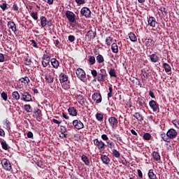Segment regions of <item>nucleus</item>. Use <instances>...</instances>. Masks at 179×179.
Here are the masks:
<instances>
[{
	"instance_id": "obj_5",
	"label": "nucleus",
	"mask_w": 179,
	"mask_h": 179,
	"mask_svg": "<svg viewBox=\"0 0 179 179\" xmlns=\"http://www.w3.org/2000/svg\"><path fill=\"white\" fill-rule=\"evenodd\" d=\"M76 73L77 75V78H78L80 80H82V82H85V80H86V72H85L83 69H77L76 70Z\"/></svg>"
},
{
	"instance_id": "obj_1",
	"label": "nucleus",
	"mask_w": 179,
	"mask_h": 179,
	"mask_svg": "<svg viewBox=\"0 0 179 179\" xmlns=\"http://www.w3.org/2000/svg\"><path fill=\"white\" fill-rule=\"evenodd\" d=\"M94 145L97 148L99 152H103L106 150V143L99 138H95L93 140Z\"/></svg>"
},
{
	"instance_id": "obj_52",
	"label": "nucleus",
	"mask_w": 179,
	"mask_h": 179,
	"mask_svg": "<svg viewBox=\"0 0 179 179\" xmlns=\"http://www.w3.org/2000/svg\"><path fill=\"white\" fill-rule=\"evenodd\" d=\"M76 3L78 5V6H80V5H84V3H86L85 0H75Z\"/></svg>"
},
{
	"instance_id": "obj_4",
	"label": "nucleus",
	"mask_w": 179,
	"mask_h": 179,
	"mask_svg": "<svg viewBox=\"0 0 179 179\" xmlns=\"http://www.w3.org/2000/svg\"><path fill=\"white\" fill-rule=\"evenodd\" d=\"M66 17L69 22V23H76V15L73 12L70 10L66 11Z\"/></svg>"
},
{
	"instance_id": "obj_31",
	"label": "nucleus",
	"mask_w": 179,
	"mask_h": 179,
	"mask_svg": "<svg viewBox=\"0 0 179 179\" xmlns=\"http://www.w3.org/2000/svg\"><path fill=\"white\" fill-rule=\"evenodd\" d=\"M111 50L112 52H114V54H118V45H117L116 43H113L111 45Z\"/></svg>"
},
{
	"instance_id": "obj_30",
	"label": "nucleus",
	"mask_w": 179,
	"mask_h": 179,
	"mask_svg": "<svg viewBox=\"0 0 179 179\" xmlns=\"http://www.w3.org/2000/svg\"><path fill=\"white\" fill-rule=\"evenodd\" d=\"M95 118L97 120V121H99V122H101L103 120H104V115L101 113H97L95 115Z\"/></svg>"
},
{
	"instance_id": "obj_44",
	"label": "nucleus",
	"mask_w": 179,
	"mask_h": 179,
	"mask_svg": "<svg viewBox=\"0 0 179 179\" xmlns=\"http://www.w3.org/2000/svg\"><path fill=\"white\" fill-rule=\"evenodd\" d=\"M109 75L110 78H117V73L115 72V69H110L109 70Z\"/></svg>"
},
{
	"instance_id": "obj_24",
	"label": "nucleus",
	"mask_w": 179,
	"mask_h": 179,
	"mask_svg": "<svg viewBox=\"0 0 179 179\" xmlns=\"http://www.w3.org/2000/svg\"><path fill=\"white\" fill-rule=\"evenodd\" d=\"M101 159L103 164H110V162L111 161L108 156L104 155L101 156Z\"/></svg>"
},
{
	"instance_id": "obj_6",
	"label": "nucleus",
	"mask_w": 179,
	"mask_h": 179,
	"mask_svg": "<svg viewBox=\"0 0 179 179\" xmlns=\"http://www.w3.org/2000/svg\"><path fill=\"white\" fill-rule=\"evenodd\" d=\"M1 164L4 170H6L7 171H10V170H12V164H10V162L8 159L3 158L1 159Z\"/></svg>"
},
{
	"instance_id": "obj_10",
	"label": "nucleus",
	"mask_w": 179,
	"mask_h": 179,
	"mask_svg": "<svg viewBox=\"0 0 179 179\" xmlns=\"http://www.w3.org/2000/svg\"><path fill=\"white\" fill-rule=\"evenodd\" d=\"M22 98L21 100H22V101H31V100H33V99L31 98V94H30V93L27 92H23L20 93Z\"/></svg>"
},
{
	"instance_id": "obj_41",
	"label": "nucleus",
	"mask_w": 179,
	"mask_h": 179,
	"mask_svg": "<svg viewBox=\"0 0 179 179\" xmlns=\"http://www.w3.org/2000/svg\"><path fill=\"white\" fill-rule=\"evenodd\" d=\"M88 58L90 65H94L96 64V57L94 56H89Z\"/></svg>"
},
{
	"instance_id": "obj_17",
	"label": "nucleus",
	"mask_w": 179,
	"mask_h": 179,
	"mask_svg": "<svg viewBox=\"0 0 179 179\" xmlns=\"http://www.w3.org/2000/svg\"><path fill=\"white\" fill-rule=\"evenodd\" d=\"M96 32L90 30L87 32L85 37H87L88 41H92V40L96 38Z\"/></svg>"
},
{
	"instance_id": "obj_53",
	"label": "nucleus",
	"mask_w": 179,
	"mask_h": 179,
	"mask_svg": "<svg viewBox=\"0 0 179 179\" xmlns=\"http://www.w3.org/2000/svg\"><path fill=\"white\" fill-rule=\"evenodd\" d=\"M60 132L62 135H64L66 132V127L65 126H60Z\"/></svg>"
},
{
	"instance_id": "obj_3",
	"label": "nucleus",
	"mask_w": 179,
	"mask_h": 179,
	"mask_svg": "<svg viewBox=\"0 0 179 179\" xmlns=\"http://www.w3.org/2000/svg\"><path fill=\"white\" fill-rule=\"evenodd\" d=\"M106 78H107V72L106 71L105 69H102L98 73L97 81L99 83H103L106 82Z\"/></svg>"
},
{
	"instance_id": "obj_47",
	"label": "nucleus",
	"mask_w": 179,
	"mask_h": 179,
	"mask_svg": "<svg viewBox=\"0 0 179 179\" xmlns=\"http://www.w3.org/2000/svg\"><path fill=\"white\" fill-rule=\"evenodd\" d=\"M143 138L145 139V141H150L152 138V135L149 133H145L143 134Z\"/></svg>"
},
{
	"instance_id": "obj_34",
	"label": "nucleus",
	"mask_w": 179,
	"mask_h": 179,
	"mask_svg": "<svg viewBox=\"0 0 179 179\" xmlns=\"http://www.w3.org/2000/svg\"><path fill=\"white\" fill-rule=\"evenodd\" d=\"M162 68L164 69L165 72H166V73H169V72H171V66H170L169 64L167 63H164L162 64Z\"/></svg>"
},
{
	"instance_id": "obj_63",
	"label": "nucleus",
	"mask_w": 179,
	"mask_h": 179,
	"mask_svg": "<svg viewBox=\"0 0 179 179\" xmlns=\"http://www.w3.org/2000/svg\"><path fill=\"white\" fill-rule=\"evenodd\" d=\"M6 127L8 129H10V122L9 120H6Z\"/></svg>"
},
{
	"instance_id": "obj_8",
	"label": "nucleus",
	"mask_w": 179,
	"mask_h": 179,
	"mask_svg": "<svg viewBox=\"0 0 179 179\" xmlns=\"http://www.w3.org/2000/svg\"><path fill=\"white\" fill-rule=\"evenodd\" d=\"M34 117L36 118V121L40 122V121L43 120V113L38 108L34 109Z\"/></svg>"
},
{
	"instance_id": "obj_57",
	"label": "nucleus",
	"mask_w": 179,
	"mask_h": 179,
	"mask_svg": "<svg viewBox=\"0 0 179 179\" xmlns=\"http://www.w3.org/2000/svg\"><path fill=\"white\" fill-rule=\"evenodd\" d=\"M25 65H31V59L27 58L24 60Z\"/></svg>"
},
{
	"instance_id": "obj_21",
	"label": "nucleus",
	"mask_w": 179,
	"mask_h": 179,
	"mask_svg": "<svg viewBox=\"0 0 179 179\" xmlns=\"http://www.w3.org/2000/svg\"><path fill=\"white\" fill-rule=\"evenodd\" d=\"M68 113L69 115H71L72 117H76L78 115V110L75 107H70L68 108Z\"/></svg>"
},
{
	"instance_id": "obj_27",
	"label": "nucleus",
	"mask_w": 179,
	"mask_h": 179,
	"mask_svg": "<svg viewBox=\"0 0 179 179\" xmlns=\"http://www.w3.org/2000/svg\"><path fill=\"white\" fill-rule=\"evenodd\" d=\"M76 100L79 104H85V98L83 97V95L79 94L76 95Z\"/></svg>"
},
{
	"instance_id": "obj_35",
	"label": "nucleus",
	"mask_w": 179,
	"mask_h": 179,
	"mask_svg": "<svg viewBox=\"0 0 179 179\" xmlns=\"http://www.w3.org/2000/svg\"><path fill=\"white\" fill-rule=\"evenodd\" d=\"M152 156L154 159L156 160V162H159V160H160V159H162V157H160V153H159L158 152L154 151L152 152Z\"/></svg>"
},
{
	"instance_id": "obj_45",
	"label": "nucleus",
	"mask_w": 179,
	"mask_h": 179,
	"mask_svg": "<svg viewBox=\"0 0 179 179\" xmlns=\"http://www.w3.org/2000/svg\"><path fill=\"white\" fill-rule=\"evenodd\" d=\"M113 40H114V38L109 36L106 38V44L107 45H110L113 43Z\"/></svg>"
},
{
	"instance_id": "obj_49",
	"label": "nucleus",
	"mask_w": 179,
	"mask_h": 179,
	"mask_svg": "<svg viewBox=\"0 0 179 179\" xmlns=\"http://www.w3.org/2000/svg\"><path fill=\"white\" fill-rule=\"evenodd\" d=\"M159 10L162 12L163 16H167L169 15V12H167V10H166V8H164V7H161L159 8Z\"/></svg>"
},
{
	"instance_id": "obj_7",
	"label": "nucleus",
	"mask_w": 179,
	"mask_h": 179,
	"mask_svg": "<svg viewBox=\"0 0 179 179\" xmlns=\"http://www.w3.org/2000/svg\"><path fill=\"white\" fill-rule=\"evenodd\" d=\"M50 62H51V57L48 55V54L43 55L42 57V66L43 68H47L48 65H50Z\"/></svg>"
},
{
	"instance_id": "obj_48",
	"label": "nucleus",
	"mask_w": 179,
	"mask_h": 179,
	"mask_svg": "<svg viewBox=\"0 0 179 179\" xmlns=\"http://www.w3.org/2000/svg\"><path fill=\"white\" fill-rule=\"evenodd\" d=\"M1 99L4 101H6L8 100V94L5 92H2L1 94Z\"/></svg>"
},
{
	"instance_id": "obj_50",
	"label": "nucleus",
	"mask_w": 179,
	"mask_h": 179,
	"mask_svg": "<svg viewBox=\"0 0 179 179\" xmlns=\"http://www.w3.org/2000/svg\"><path fill=\"white\" fill-rule=\"evenodd\" d=\"M107 146L109 148V149H113L115 146V144H114V142L108 141H106Z\"/></svg>"
},
{
	"instance_id": "obj_42",
	"label": "nucleus",
	"mask_w": 179,
	"mask_h": 179,
	"mask_svg": "<svg viewBox=\"0 0 179 179\" xmlns=\"http://www.w3.org/2000/svg\"><path fill=\"white\" fill-rule=\"evenodd\" d=\"M0 8L3 12H5V10L9 8V5L6 3H3L0 5Z\"/></svg>"
},
{
	"instance_id": "obj_36",
	"label": "nucleus",
	"mask_w": 179,
	"mask_h": 179,
	"mask_svg": "<svg viewBox=\"0 0 179 179\" xmlns=\"http://www.w3.org/2000/svg\"><path fill=\"white\" fill-rule=\"evenodd\" d=\"M12 97L13 99H14V100H20V94H19V92L17 91L13 92Z\"/></svg>"
},
{
	"instance_id": "obj_25",
	"label": "nucleus",
	"mask_w": 179,
	"mask_h": 179,
	"mask_svg": "<svg viewBox=\"0 0 179 179\" xmlns=\"http://www.w3.org/2000/svg\"><path fill=\"white\" fill-rule=\"evenodd\" d=\"M59 81L60 83H65V82H68V76L62 73L59 76Z\"/></svg>"
},
{
	"instance_id": "obj_19",
	"label": "nucleus",
	"mask_w": 179,
	"mask_h": 179,
	"mask_svg": "<svg viewBox=\"0 0 179 179\" xmlns=\"http://www.w3.org/2000/svg\"><path fill=\"white\" fill-rule=\"evenodd\" d=\"M146 47H153L155 45V41L152 38H145L143 41Z\"/></svg>"
},
{
	"instance_id": "obj_58",
	"label": "nucleus",
	"mask_w": 179,
	"mask_h": 179,
	"mask_svg": "<svg viewBox=\"0 0 179 179\" xmlns=\"http://www.w3.org/2000/svg\"><path fill=\"white\" fill-rule=\"evenodd\" d=\"M109 93L108 94V97H111L113 96V87L109 86Z\"/></svg>"
},
{
	"instance_id": "obj_9",
	"label": "nucleus",
	"mask_w": 179,
	"mask_h": 179,
	"mask_svg": "<svg viewBox=\"0 0 179 179\" xmlns=\"http://www.w3.org/2000/svg\"><path fill=\"white\" fill-rule=\"evenodd\" d=\"M149 106L152 108L154 113H159L160 108L159 107V103H157L155 100H152L149 102Z\"/></svg>"
},
{
	"instance_id": "obj_16",
	"label": "nucleus",
	"mask_w": 179,
	"mask_h": 179,
	"mask_svg": "<svg viewBox=\"0 0 179 179\" xmlns=\"http://www.w3.org/2000/svg\"><path fill=\"white\" fill-rule=\"evenodd\" d=\"M55 75L52 73H49L46 74L45 77V83H54V78Z\"/></svg>"
},
{
	"instance_id": "obj_14",
	"label": "nucleus",
	"mask_w": 179,
	"mask_h": 179,
	"mask_svg": "<svg viewBox=\"0 0 179 179\" xmlns=\"http://www.w3.org/2000/svg\"><path fill=\"white\" fill-rule=\"evenodd\" d=\"M92 100L94 101H96V104H99V103H101L103 98L101 97V94L100 92H94V94H92Z\"/></svg>"
},
{
	"instance_id": "obj_33",
	"label": "nucleus",
	"mask_w": 179,
	"mask_h": 179,
	"mask_svg": "<svg viewBox=\"0 0 179 179\" xmlns=\"http://www.w3.org/2000/svg\"><path fill=\"white\" fill-rule=\"evenodd\" d=\"M47 17H45V16H41V26L42 27H45V26H47Z\"/></svg>"
},
{
	"instance_id": "obj_56",
	"label": "nucleus",
	"mask_w": 179,
	"mask_h": 179,
	"mask_svg": "<svg viewBox=\"0 0 179 179\" xmlns=\"http://www.w3.org/2000/svg\"><path fill=\"white\" fill-rule=\"evenodd\" d=\"M13 10H14V12H17V10H19V6H17V3H14L13 6Z\"/></svg>"
},
{
	"instance_id": "obj_20",
	"label": "nucleus",
	"mask_w": 179,
	"mask_h": 179,
	"mask_svg": "<svg viewBox=\"0 0 179 179\" xmlns=\"http://www.w3.org/2000/svg\"><path fill=\"white\" fill-rule=\"evenodd\" d=\"M7 26L8 29H10L13 33H16L17 29H16V24L13 21H10L8 22Z\"/></svg>"
},
{
	"instance_id": "obj_61",
	"label": "nucleus",
	"mask_w": 179,
	"mask_h": 179,
	"mask_svg": "<svg viewBox=\"0 0 179 179\" xmlns=\"http://www.w3.org/2000/svg\"><path fill=\"white\" fill-rule=\"evenodd\" d=\"M137 172L139 178H143V173H142V171H141V169H138Z\"/></svg>"
},
{
	"instance_id": "obj_11",
	"label": "nucleus",
	"mask_w": 179,
	"mask_h": 179,
	"mask_svg": "<svg viewBox=\"0 0 179 179\" xmlns=\"http://www.w3.org/2000/svg\"><path fill=\"white\" fill-rule=\"evenodd\" d=\"M73 126L76 129H83L85 128V124H83V122L79 120H75L73 121Z\"/></svg>"
},
{
	"instance_id": "obj_60",
	"label": "nucleus",
	"mask_w": 179,
	"mask_h": 179,
	"mask_svg": "<svg viewBox=\"0 0 179 179\" xmlns=\"http://www.w3.org/2000/svg\"><path fill=\"white\" fill-rule=\"evenodd\" d=\"M101 138L103 139V141H106V142L108 141V136L107 134H102Z\"/></svg>"
},
{
	"instance_id": "obj_15",
	"label": "nucleus",
	"mask_w": 179,
	"mask_h": 179,
	"mask_svg": "<svg viewBox=\"0 0 179 179\" xmlns=\"http://www.w3.org/2000/svg\"><path fill=\"white\" fill-rule=\"evenodd\" d=\"M148 26L150 27L155 28L156 27V24H159L157 21H156V18L155 17L150 16L148 19Z\"/></svg>"
},
{
	"instance_id": "obj_26",
	"label": "nucleus",
	"mask_w": 179,
	"mask_h": 179,
	"mask_svg": "<svg viewBox=\"0 0 179 179\" xmlns=\"http://www.w3.org/2000/svg\"><path fill=\"white\" fill-rule=\"evenodd\" d=\"M150 59L151 62H154L155 64L156 62H159V56H157V55L152 53L151 55H150Z\"/></svg>"
},
{
	"instance_id": "obj_22",
	"label": "nucleus",
	"mask_w": 179,
	"mask_h": 179,
	"mask_svg": "<svg viewBox=\"0 0 179 179\" xmlns=\"http://www.w3.org/2000/svg\"><path fill=\"white\" fill-rule=\"evenodd\" d=\"M50 62L51 65L55 69H58V67L59 66V62L55 59V58H52L50 59Z\"/></svg>"
},
{
	"instance_id": "obj_13",
	"label": "nucleus",
	"mask_w": 179,
	"mask_h": 179,
	"mask_svg": "<svg viewBox=\"0 0 179 179\" xmlns=\"http://www.w3.org/2000/svg\"><path fill=\"white\" fill-rule=\"evenodd\" d=\"M177 135H178V133H177V131L174 129H170L166 132V136H168L169 139H174L175 138H177Z\"/></svg>"
},
{
	"instance_id": "obj_2",
	"label": "nucleus",
	"mask_w": 179,
	"mask_h": 179,
	"mask_svg": "<svg viewBox=\"0 0 179 179\" xmlns=\"http://www.w3.org/2000/svg\"><path fill=\"white\" fill-rule=\"evenodd\" d=\"M92 17V11L90 8L87 7H83L80 10V17H85L86 19H90Z\"/></svg>"
},
{
	"instance_id": "obj_12",
	"label": "nucleus",
	"mask_w": 179,
	"mask_h": 179,
	"mask_svg": "<svg viewBox=\"0 0 179 179\" xmlns=\"http://www.w3.org/2000/svg\"><path fill=\"white\" fill-rule=\"evenodd\" d=\"M109 125L112 127V128H117L118 127V119L117 117L111 116L108 118Z\"/></svg>"
},
{
	"instance_id": "obj_32",
	"label": "nucleus",
	"mask_w": 179,
	"mask_h": 179,
	"mask_svg": "<svg viewBox=\"0 0 179 179\" xmlns=\"http://www.w3.org/2000/svg\"><path fill=\"white\" fill-rule=\"evenodd\" d=\"M129 39L133 42V43H135L136 41H138V38L136 37V35H135L134 33L133 32H130L129 34Z\"/></svg>"
},
{
	"instance_id": "obj_51",
	"label": "nucleus",
	"mask_w": 179,
	"mask_h": 179,
	"mask_svg": "<svg viewBox=\"0 0 179 179\" xmlns=\"http://www.w3.org/2000/svg\"><path fill=\"white\" fill-rule=\"evenodd\" d=\"M1 145L2 149L4 150H8V143H6V141H1Z\"/></svg>"
},
{
	"instance_id": "obj_46",
	"label": "nucleus",
	"mask_w": 179,
	"mask_h": 179,
	"mask_svg": "<svg viewBox=\"0 0 179 179\" xmlns=\"http://www.w3.org/2000/svg\"><path fill=\"white\" fill-rule=\"evenodd\" d=\"M30 15H31V17H32V19H34V20H38V13L31 12Z\"/></svg>"
},
{
	"instance_id": "obj_59",
	"label": "nucleus",
	"mask_w": 179,
	"mask_h": 179,
	"mask_svg": "<svg viewBox=\"0 0 179 179\" xmlns=\"http://www.w3.org/2000/svg\"><path fill=\"white\" fill-rule=\"evenodd\" d=\"M91 75H92V76L94 78H96V76H98L99 73H97V71L96 70H92L91 71Z\"/></svg>"
},
{
	"instance_id": "obj_54",
	"label": "nucleus",
	"mask_w": 179,
	"mask_h": 179,
	"mask_svg": "<svg viewBox=\"0 0 179 179\" xmlns=\"http://www.w3.org/2000/svg\"><path fill=\"white\" fill-rule=\"evenodd\" d=\"M75 36L73 35H69V37H68V40L69 41H70V43H73V41H75Z\"/></svg>"
},
{
	"instance_id": "obj_55",
	"label": "nucleus",
	"mask_w": 179,
	"mask_h": 179,
	"mask_svg": "<svg viewBox=\"0 0 179 179\" xmlns=\"http://www.w3.org/2000/svg\"><path fill=\"white\" fill-rule=\"evenodd\" d=\"M30 42L32 44V46L34 47V48H38V45L37 44V42H36L35 40H31Z\"/></svg>"
},
{
	"instance_id": "obj_40",
	"label": "nucleus",
	"mask_w": 179,
	"mask_h": 179,
	"mask_svg": "<svg viewBox=\"0 0 179 179\" xmlns=\"http://www.w3.org/2000/svg\"><path fill=\"white\" fill-rule=\"evenodd\" d=\"M21 83H24V85H28V83L30 82V79H29V77L25 76L24 78H21L20 79Z\"/></svg>"
},
{
	"instance_id": "obj_64",
	"label": "nucleus",
	"mask_w": 179,
	"mask_h": 179,
	"mask_svg": "<svg viewBox=\"0 0 179 179\" xmlns=\"http://www.w3.org/2000/svg\"><path fill=\"white\" fill-rule=\"evenodd\" d=\"M27 138H33V132L29 131V132L27 134Z\"/></svg>"
},
{
	"instance_id": "obj_29",
	"label": "nucleus",
	"mask_w": 179,
	"mask_h": 179,
	"mask_svg": "<svg viewBox=\"0 0 179 179\" xmlns=\"http://www.w3.org/2000/svg\"><path fill=\"white\" fill-rule=\"evenodd\" d=\"M134 117L137 120V121H139L140 122H142V121H143V115L138 112H136L134 113Z\"/></svg>"
},
{
	"instance_id": "obj_23",
	"label": "nucleus",
	"mask_w": 179,
	"mask_h": 179,
	"mask_svg": "<svg viewBox=\"0 0 179 179\" xmlns=\"http://www.w3.org/2000/svg\"><path fill=\"white\" fill-rule=\"evenodd\" d=\"M149 179H157V176L153 169H150L148 173Z\"/></svg>"
},
{
	"instance_id": "obj_43",
	"label": "nucleus",
	"mask_w": 179,
	"mask_h": 179,
	"mask_svg": "<svg viewBox=\"0 0 179 179\" xmlns=\"http://www.w3.org/2000/svg\"><path fill=\"white\" fill-rule=\"evenodd\" d=\"M96 61L98 64H103V62H104V57L101 55H98V56H96Z\"/></svg>"
},
{
	"instance_id": "obj_39",
	"label": "nucleus",
	"mask_w": 179,
	"mask_h": 179,
	"mask_svg": "<svg viewBox=\"0 0 179 179\" xmlns=\"http://www.w3.org/2000/svg\"><path fill=\"white\" fill-rule=\"evenodd\" d=\"M112 155L113 156V157H116V159H118V157H120L121 156V153H120V151L113 149L112 151Z\"/></svg>"
},
{
	"instance_id": "obj_38",
	"label": "nucleus",
	"mask_w": 179,
	"mask_h": 179,
	"mask_svg": "<svg viewBox=\"0 0 179 179\" xmlns=\"http://www.w3.org/2000/svg\"><path fill=\"white\" fill-rule=\"evenodd\" d=\"M24 108L27 113H33V108H31V106L30 104H25L24 106Z\"/></svg>"
},
{
	"instance_id": "obj_62",
	"label": "nucleus",
	"mask_w": 179,
	"mask_h": 179,
	"mask_svg": "<svg viewBox=\"0 0 179 179\" xmlns=\"http://www.w3.org/2000/svg\"><path fill=\"white\" fill-rule=\"evenodd\" d=\"M5 61V55L3 54L0 53V62H3Z\"/></svg>"
},
{
	"instance_id": "obj_28",
	"label": "nucleus",
	"mask_w": 179,
	"mask_h": 179,
	"mask_svg": "<svg viewBox=\"0 0 179 179\" xmlns=\"http://www.w3.org/2000/svg\"><path fill=\"white\" fill-rule=\"evenodd\" d=\"M81 160L83 162V163L85 164V166H90V161L89 160V158L85 155H83L81 156Z\"/></svg>"
},
{
	"instance_id": "obj_37",
	"label": "nucleus",
	"mask_w": 179,
	"mask_h": 179,
	"mask_svg": "<svg viewBox=\"0 0 179 179\" xmlns=\"http://www.w3.org/2000/svg\"><path fill=\"white\" fill-rule=\"evenodd\" d=\"M160 136L164 142H170V138L167 136V134H166V133H162L160 134Z\"/></svg>"
},
{
	"instance_id": "obj_18",
	"label": "nucleus",
	"mask_w": 179,
	"mask_h": 179,
	"mask_svg": "<svg viewBox=\"0 0 179 179\" xmlns=\"http://www.w3.org/2000/svg\"><path fill=\"white\" fill-rule=\"evenodd\" d=\"M145 101H146L145 97L141 96L137 99V103L141 108H145V107H146V103H145Z\"/></svg>"
}]
</instances>
